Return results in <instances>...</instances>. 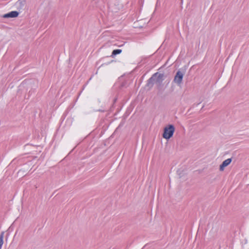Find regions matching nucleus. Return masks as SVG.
Segmentation results:
<instances>
[{
	"label": "nucleus",
	"instance_id": "nucleus-3",
	"mask_svg": "<svg viewBox=\"0 0 249 249\" xmlns=\"http://www.w3.org/2000/svg\"><path fill=\"white\" fill-rule=\"evenodd\" d=\"M183 75V72L179 71H178L174 77V82L178 85H180L182 83Z\"/></svg>",
	"mask_w": 249,
	"mask_h": 249
},
{
	"label": "nucleus",
	"instance_id": "nucleus-2",
	"mask_svg": "<svg viewBox=\"0 0 249 249\" xmlns=\"http://www.w3.org/2000/svg\"><path fill=\"white\" fill-rule=\"evenodd\" d=\"M164 74L162 73H156L149 79V82L160 83L164 79Z\"/></svg>",
	"mask_w": 249,
	"mask_h": 249
},
{
	"label": "nucleus",
	"instance_id": "nucleus-8",
	"mask_svg": "<svg viewBox=\"0 0 249 249\" xmlns=\"http://www.w3.org/2000/svg\"><path fill=\"white\" fill-rule=\"evenodd\" d=\"M122 52V50L120 49L114 50L113 51L112 54V55H116L120 54Z\"/></svg>",
	"mask_w": 249,
	"mask_h": 249
},
{
	"label": "nucleus",
	"instance_id": "nucleus-9",
	"mask_svg": "<svg viewBox=\"0 0 249 249\" xmlns=\"http://www.w3.org/2000/svg\"><path fill=\"white\" fill-rule=\"evenodd\" d=\"M16 15H17V17L18 16V12H17V14H16Z\"/></svg>",
	"mask_w": 249,
	"mask_h": 249
},
{
	"label": "nucleus",
	"instance_id": "nucleus-6",
	"mask_svg": "<svg viewBox=\"0 0 249 249\" xmlns=\"http://www.w3.org/2000/svg\"><path fill=\"white\" fill-rule=\"evenodd\" d=\"M25 0H19L18 4H19V9L21 10L23 9L25 5Z\"/></svg>",
	"mask_w": 249,
	"mask_h": 249
},
{
	"label": "nucleus",
	"instance_id": "nucleus-1",
	"mask_svg": "<svg viewBox=\"0 0 249 249\" xmlns=\"http://www.w3.org/2000/svg\"><path fill=\"white\" fill-rule=\"evenodd\" d=\"M175 128L173 124H169L165 126L164 128L162 137L163 138L169 140L173 135L175 132Z\"/></svg>",
	"mask_w": 249,
	"mask_h": 249
},
{
	"label": "nucleus",
	"instance_id": "nucleus-4",
	"mask_svg": "<svg viewBox=\"0 0 249 249\" xmlns=\"http://www.w3.org/2000/svg\"><path fill=\"white\" fill-rule=\"evenodd\" d=\"M231 162V159H228L226 160H225L222 164L220 165L219 167V170L221 171H224L225 168L228 166Z\"/></svg>",
	"mask_w": 249,
	"mask_h": 249
},
{
	"label": "nucleus",
	"instance_id": "nucleus-7",
	"mask_svg": "<svg viewBox=\"0 0 249 249\" xmlns=\"http://www.w3.org/2000/svg\"><path fill=\"white\" fill-rule=\"evenodd\" d=\"M4 234V232H2L0 235V249H1V247L3 244Z\"/></svg>",
	"mask_w": 249,
	"mask_h": 249
},
{
	"label": "nucleus",
	"instance_id": "nucleus-5",
	"mask_svg": "<svg viewBox=\"0 0 249 249\" xmlns=\"http://www.w3.org/2000/svg\"><path fill=\"white\" fill-rule=\"evenodd\" d=\"M2 17L4 18H15L16 11H13L7 14H4L3 15Z\"/></svg>",
	"mask_w": 249,
	"mask_h": 249
}]
</instances>
